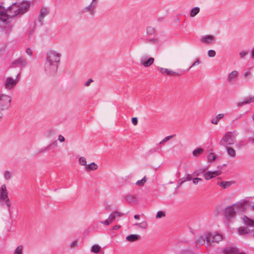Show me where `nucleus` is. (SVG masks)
<instances>
[{
    "label": "nucleus",
    "mask_w": 254,
    "mask_h": 254,
    "mask_svg": "<svg viewBox=\"0 0 254 254\" xmlns=\"http://www.w3.org/2000/svg\"><path fill=\"white\" fill-rule=\"evenodd\" d=\"M155 29L152 27H148L147 28V32L149 34H153L155 33Z\"/></svg>",
    "instance_id": "nucleus-39"
},
{
    "label": "nucleus",
    "mask_w": 254,
    "mask_h": 254,
    "mask_svg": "<svg viewBox=\"0 0 254 254\" xmlns=\"http://www.w3.org/2000/svg\"><path fill=\"white\" fill-rule=\"evenodd\" d=\"M252 208L254 209V205L252 206Z\"/></svg>",
    "instance_id": "nucleus-60"
},
{
    "label": "nucleus",
    "mask_w": 254,
    "mask_h": 254,
    "mask_svg": "<svg viewBox=\"0 0 254 254\" xmlns=\"http://www.w3.org/2000/svg\"><path fill=\"white\" fill-rule=\"evenodd\" d=\"M9 17L8 10L0 4V19L4 22L8 19Z\"/></svg>",
    "instance_id": "nucleus-10"
},
{
    "label": "nucleus",
    "mask_w": 254,
    "mask_h": 254,
    "mask_svg": "<svg viewBox=\"0 0 254 254\" xmlns=\"http://www.w3.org/2000/svg\"><path fill=\"white\" fill-rule=\"evenodd\" d=\"M121 215H122L121 213H120L117 211H113L112 213H111L110 214L109 218L113 222L115 220V219L116 218V217L117 216H121Z\"/></svg>",
    "instance_id": "nucleus-28"
},
{
    "label": "nucleus",
    "mask_w": 254,
    "mask_h": 254,
    "mask_svg": "<svg viewBox=\"0 0 254 254\" xmlns=\"http://www.w3.org/2000/svg\"><path fill=\"white\" fill-rule=\"evenodd\" d=\"M126 200L129 202H131L134 200L133 196L128 195L126 197Z\"/></svg>",
    "instance_id": "nucleus-46"
},
{
    "label": "nucleus",
    "mask_w": 254,
    "mask_h": 254,
    "mask_svg": "<svg viewBox=\"0 0 254 254\" xmlns=\"http://www.w3.org/2000/svg\"><path fill=\"white\" fill-rule=\"evenodd\" d=\"M27 64V62L25 59L22 58H20V59L15 61L12 63V67H15L17 66L22 67L26 65Z\"/></svg>",
    "instance_id": "nucleus-13"
},
{
    "label": "nucleus",
    "mask_w": 254,
    "mask_h": 254,
    "mask_svg": "<svg viewBox=\"0 0 254 254\" xmlns=\"http://www.w3.org/2000/svg\"><path fill=\"white\" fill-rule=\"evenodd\" d=\"M95 0H92V2H93V3H94V1Z\"/></svg>",
    "instance_id": "nucleus-61"
},
{
    "label": "nucleus",
    "mask_w": 254,
    "mask_h": 254,
    "mask_svg": "<svg viewBox=\"0 0 254 254\" xmlns=\"http://www.w3.org/2000/svg\"><path fill=\"white\" fill-rule=\"evenodd\" d=\"M238 233L241 235H246L250 232V229L245 227H241L238 229Z\"/></svg>",
    "instance_id": "nucleus-22"
},
{
    "label": "nucleus",
    "mask_w": 254,
    "mask_h": 254,
    "mask_svg": "<svg viewBox=\"0 0 254 254\" xmlns=\"http://www.w3.org/2000/svg\"><path fill=\"white\" fill-rule=\"evenodd\" d=\"M120 227H121V226L120 225H115V226H114L113 229L114 230H117L119 229Z\"/></svg>",
    "instance_id": "nucleus-52"
},
{
    "label": "nucleus",
    "mask_w": 254,
    "mask_h": 254,
    "mask_svg": "<svg viewBox=\"0 0 254 254\" xmlns=\"http://www.w3.org/2000/svg\"><path fill=\"white\" fill-rule=\"evenodd\" d=\"M185 179H186V181H190L193 180L191 175L190 174H188L187 175Z\"/></svg>",
    "instance_id": "nucleus-49"
},
{
    "label": "nucleus",
    "mask_w": 254,
    "mask_h": 254,
    "mask_svg": "<svg viewBox=\"0 0 254 254\" xmlns=\"http://www.w3.org/2000/svg\"><path fill=\"white\" fill-rule=\"evenodd\" d=\"M237 249L234 248H229L225 250L224 254H238Z\"/></svg>",
    "instance_id": "nucleus-25"
},
{
    "label": "nucleus",
    "mask_w": 254,
    "mask_h": 254,
    "mask_svg": "<svg viewBox=\"0 0 254 254\" xmlns=\"http://www.w3.org/2000/svg\"><path fill=\"white\" fill-rule=\"evenodd\" d=\"M4 201L8 207H9L11 204L8 197L6 187L5 185H2L0 188V201Z\"/></svg>",
    "instance_id": "nucleus-4"
},
{
    "label": "nucleus",
    "mask_w": 254,
    "mask_h": 254,
    "mask_svg": "<svg viewBox=\"0 0 254 254\" xmlns=\"http://www.w3.org/2000/svg\"><path fill=\"white\" fill-rule=\"evenodd\" d=\"M101 250V248L100 246H99V245H94L92 247H91V252L92 253H98L100 252Z\"/></svg>",
    "instance_id": "nucleus-33"
},
{
    "label": "nucleus",
    "mask_w": 254,
    "mask_h": 254,
    "mask_svg": "<svg viewBox=\"0 0 254 254\" xmlns=\"http://www.w3.org/2000/svg\"><path fill=\"white\" fill-rule=\"evenodd\" d=\"M29 7L27 2L15 3L8 7V12L10 17L15 16L18 14L25 13Z\"/></svg>",
    "instance_id": "nucleus-2"
},
{
    "label": "nucleus",
    "mask_w": 254,
    "mask_h": 254,
    "mask_svg": "<svg viewBox=\"0 0 254 254\" xmlns=\"http://www.w3.org/2000/svg\"><path fill=\"white\" fill-rule=\"evenodd\" d=\"M61 54L54 51L48 53L45 64V70L49 74H54L57 71Z\"/></svg>",
    "instance_id": "nucleus-1"
},
{
    "label": "nucleus",
    "mask_w": 254,
    "mask_h": 254,
    "mask_svg": "<svg viewBox=\"0 0 254 254\" xmlns=\"http://www.w3.org/2000/svg\"><path fill=\"white\" fill-rule=\"evenodd\" d=\"M217 155L213 152L209 151L207 156V161L209 163H212L217 159Z\"/></svg>",
    "instance_id": "nucleus-17"
},
{
    "label": "nucleus",
    "mask_w": 254,
    "mask_h": 254,
    "mask_svg": "<svg viewBox=\"0 0 254 254\" xmlns=\"http://www.w3.org/2000/svg\"><path fill=\"white\" fill-rule=\"evenodd\" d=\"M112 223V221L110 220V219L109 217L107 220L101 222L102 224L106 225H109Z\"/></svg>",
    "instance_id": "nucleus-42"
},
{
    "label": "nucleus",
    "mask_w": 254,
    "mask_h": 254,
    "mask_svg": "<svg viewBox=\"0 0 254 254\" xmlns=\"http://www.w3.org/2000/svg\"><path fill=\"white\" fill-rule=\"evenodd\" d=\"M252 67H250L248 70H247L246 71H245L244 74H243V76L245 77H249L251 75V70L252 69Z\"/></svg>",
    "instance_id": "nucleus-38"
},
{
    "label": "nucleus",
    "mask_w": 254,
    "mask_h": 254,
    "mask_svg": "<svg viewBox=\"0 0 254 254\" xmlns=\"http://www.w3.org/2000/svg\"><path fill=\"white\" fill-rule=\"evenodd\" d=\"M58 140L60 142H63L65 140V138L64 137V136L62 135H59L58 136Z\"/></svg>",
    "instance_id": "nucleus-48"
},
{
    "label": "nucleus",
    "mask_w": 254,
    "mask_h": 254,
    "mask_svg": "<svg viewBox=\"0 0 254 254\" xmlns=\"http://www.w3.org/2000/svg\"><path fill=\"white\" fill-rule=\"evenodd\" d=\"M4 176L6 180H8L11 177V173L8 171H5L4 173Z\"/></svg>",
    "instance_id": "nucleus-44"
},
{
    "label": "nucleus",
    "mask_w": 254,
    "mask_h": 254,
    "mask_svg": "<svg viewBox=\"0 0 254 254\" xmlns=\"http://www.w3.org/2000/svg\"><path fill=\"white\" fill-rule=\"evenodd\" d=\"M201 41L204 44L210 45L215 41V37L212 35H206L201 38Z\"/></svg>",
    "instance_id": "nucleus-11"
},
{
    "label": "nucleus",
    "mask_w": 254,
    "mask_h": 254,
    "mask_svg": "<svg viewBox=\"0 0 254 254\" xmlns=\"http://www.w3.org/2000/svg\"><path fill=\"white\" fill-rule=\"evenodd\" d=\"M98 165L94 162H92L89 164H87L86 168H84L86 172H90L91 171H95L98 169Z\"/></svg>",
    "instance_id": "nucleus-16"
},
{
    "label": "nucleus",
    "mask_w": 254,
    "mask_h": 254,
    "mask_svg": "<svg viewBox=\"0 0 254 254\" xmlns=\"http://www.w3.org/2000/svg\"><path fill=\"white\" fill-rule=\"evenodd\" d=\"M199 62L198 60L196 61V62H195L192 64V65L190 66V68L192 67V66H194V65H196V64H199Z\"/></svg>",
    "instance_id": "nucleus-53"
},
{
    "label": "nucleus",
    "mask_w": 254,
    "mask_h": 254,
    "mask_svg": "<svg viewBox=\"0 0 254 254\" xmlns=\"http://www.w3.org/2000/svg\"><path fill=\"white\" fill-rule=\"evenodd\" d=\"M134 218L135 219H137V220H138V219H139L140 217H139V216L138 215H135L134 216Z\"/></svg>",
    "instance_id": "nucleus-54"
},
{
    "label": "nucleus",
    "mask_w": 254,
    "mask_h": 254,
    "mask_svg": "<svg viewBox=\"0 0 254 254\" xmlns=\"http://www.w3.org/2000/svg\"><path fill=\"white\" fill-rule=\"evenodd\" d=\"M158 68L160 72L162 74H164V75H175V74H177L176 72H175L171 69H169L161 67H158Z\"/></svg>",
    "instance_id": "nucleus-15"
},
{
    "label": "nucleus",
    "mask_w": 254,
    "mask_h": 254,
    "mask_svg": "<svg viewBox=\"0 0 254 254\" xmlns=\"http://www.w3.org/2000/svg\"><path fill=\"white\" fill-rule=\"evenodd\" d=\"M202 181L201 178H194L192 180L193 184L194 185H197L199 182H201Z\"/></svg>",
    "instance_id": "nucleus-41"
},
{
    "label": "nucleus",
    "mask_w": 254,
    "mask_h": 254,
    "mask_svg": "<svg viewBox=\"0 0 254 254\" xmlns=\"http://www.w3.org/2000/svg\"><path fill=\"white\" fill-rule=\"evenodd\" d=\"M20 73H18L15 79H13L11 77H7L6 79L4 87L7 89H11L14 87L19 81Z\"/></svg>",
    "instance_id": "nucleus-6"
},
{
    "label": "nucleus",
    "mask_w": 254,
    "mask_h": 254,
    "mask_svg": "<svg viewBox=\"0 0 254 254\" xmlns=\"http://www.w3.org/2000/svg\"><path fill=\"white\" fill-rule=\"evenodd\" d=\"M215 243H218L223 240V236L220 234L216 233L214 234Z\"/></svg>",
    "instance_id": "nucleus-32"
},
{
    "label": "nucleus",
    "mask_w": 254,
    "mask_h": 254,
    "mask_svg": "<svg viewBox=\"0 0 254 254\" xmlns=\"http://www.w3.org/2000/svg\"><path fill=\"white\" fill-rule=\"evenodd\" d=\"M12 254H23V246L22 245L17 246L13 251Z\"/></svg>",
    "instance_id": "nucleus-24"
},
{
    "label": "nucleus",
    "mask_w": 254,
    "mask_h": 254,
    "mask_svg": "<svg viewBox=\"0 0 254 254\" xmlns=\"http://www.w3.org/2000/svg\"><path fill=\"white\" fill-rule=\"evenodd\" d=\"M154 62V59L153 58H148L146 55L141 56L140 59V64L145 67L150 66Z\"/></svg>",
    "instance_id": "nucleus-8"
},
{
    "label": "nucleus",
    "mask_w": 254,
    "mask_h": 254,
    "mask_svg": "<svg viewBox=\"0 0 254 254\" xmlns=\"http://www.w3.org/2000/svg\"><path fill=\"white\" fill-rule=\"evenodd\" d=\"M131 122L134 126H136L138 123V120L136 117H133L131 119Z\"/></svg>",
    "instance_id": "nucleus-47"
},
{
    "label": "nucleus",
    "mask_w": 254,
    "mask_h": 254,
    "mask_svg": "<svg viewBox=\"0 0 254 254\" xmlns=\"http://www.w3.org/2000/svg\"><path fill=\"white\" fill-rule=\"evenodd\" d=\"M106 209H111V206H106Z\"/></svg>",
    "instance_id": "nucleus-58"
},
{
    "label": "nucleus",
    "mask_w": 254,
    "mask_h": 254,
    "mask_svg": "<svg viewBox=\"0 0 254 254\" xmlns=\"http://www.w3.org/2000/svg\"><path fill=\"white\" fill-rule=\"evenodd\" d=\"M147 181V178L146 176H144L141 180H138L136 183L135 185L137 186H143Z\"/></svg>",
    "instance_id": "nucleus-30"
},
{
    "label": "nucleus",
    "mask_w": 254,
    "mask_h": 254,
    "mask_svg": "<svg viewBox=\"0 0 254 254\" xmlns=\"http://www.w3.org/2000/svg\"><path fill=\"white\" fill-rule=\"evenodd\" d=\"M221 174V172L220 171H209L204 173L203 176L206 180H209L220 175Z\"/></svg>",
    "instance_id": "nucleus-9"
},
{
    "label": "nucleus",
    "mask_w": 254,
    "mask_h": 254,
    "mask_svg": "<svg viewBox=\"0 0 254 254\" xmlns=\"http://www.w3.org/2000/svg\"><path fill=\"white\" fill-rule=\"evenodd\" d=\"M3 116V114L1 111H0V120L1 119Z\"/></svg>",
    "instance_id": "nucleus-56"
},
{
    "label": "nucleus",
    "mask_w": 254,
    "mask_h": 254,
    "mask_svg": "<svg viewBox=\"0 0 254 254\" xmlns=\"http://www.w3.org/2000/svg\"><path fill=\"white\" fill-rule=\"evenodd\" d=\"M26 53H27L28 55H29V56H31L32 55V50H31V49H27L26 50Z\"/></svg>",
    "instance_id": "nucleus-51"
},
{
    "label": "nucleus",
    "mask_w": 254,
    "mask_h": 254,
    "mask_svg": "<svg viewBox=\"0 0 254 254\" xmlns=\"http://www.w3.org/2000/svg\"><path fill=\"white\" fill-rule=\"evenodd\" d=\"M208 56L209 57L212 58L215 56L216 52L214 50H210L207 52Z\"/></svg>",
    "instance_id": "nucleus-40"
},
{
    "label": "nucleus",
    "mask_w": 254,
    "mask_h": 254,
    "mask_svg": "<svg viewBox=\"0 0 254 254\" xmlns=\"http://www.w3.org/2000/svg\"><path fill=\"white\" fill-rule=\"evenodd\" d=\"M242 101H239L238 102V105L240 106L246 104H249L254 101V96L253 97H248L245 99H243Z\"/></svg>",
    "instance_id": "nucleus-18"
},
{
    "label": "nucleus",
    "mask_w": 254,
    "mask_h": 254,
    "mask_svg": "<svg viewBox=\"0 0 254 254\" xmlns=\"http://www.w3.org/2000/svg\"><path fill=\"white\" fill-rule=\"evenodd\" d=\"M171 138H172V136H168L165 138V140H168L170 139Z\"/></svg>",
    "instance_id": "nucleus-55"
},
{
    "label": "nucleus",
    "mask_w": 254,
    "mask_h": 254,
    "mask_svg": "<svg viewBox=\"0 0 254 254\" xmlns=\"http://www.w3.org/2000/svg\"><path fill=\"white\" fill-rule=\"evenodd\" d=\"M166 216V213L163 211H159L157 212L156 215V219H160L163 217H164Z\"/></svg>",
    "instance_id": "nucleus-35"
},
{
    "label": "nucleus",
    "mask_w": 254,
    "mask_h": 254,
    "mask_svg": "<svg viewBox=\"0 0 254 254\" xmlns=\"http://www.w3.org/2000/svg\"><path fill=\"white\" fill-rule=\"evenodd\" d=\"M10 96H0V109L3 111L8 109L11 102Z\"/></svg>",
    "instance_id": "nucleus-7"
},
{
    "label": "nucleus",
    "mask_w": 254,
    "mask_h": 254,
    "mask_svg": "<svg viewBox=\"0 0 254 254\" xmlns=\"http://www.w3.org/2000/svg\"><path fill=\"white\" fill-rule=\"evenodd\" d=\"M223 114H220L211 120V123L214 125H217L219 121L224 117Z\"/></svg>",
    "instance_id": "nucleus-23"
},
{
    "label": "nucleus",
    "mask_w": 254,
    "mask_h": 254,
    "mask_svg": "<svg viewBox=\"0 0 254 254\" xmlns=\"http://www.w3.org/2000/svg\"><path fill=\"white\" fill-rule=\"evenodd\" d=\"M248 54V51H242L239 55H240V56L241 58H244L246 55H247Z\"/></svg>",
    "instance_id": "nucleus-43"
},
{
    "label": "nucleus",
    "mask_w": 254,
    "mask_h": 254,
    "mask_svg": "<svg viewBox=\"0 0 254 254\" xmlns=\"http://www.w3.org/2000/svg\"><path fill=\"white\" fill-rule=\"evenodd\" d=\"M225 149L227 154L230 157L234 158L236 157V151L232 146L226 147Z\"/></svg>",
    "instance_id": "nucleus-14"
},
{
    "label": "nucleus",
    "mask_w": 254,
    "mask_h": 254,
    "mask_svg": "<svg viewBox=\"0 0 254 254\" xmlns=\"http://www.w3.org/2000/svg\"><path fill=\"white\" fill-rule=\"evenodd\" d=\"M135 225L137 226L139 228L146 229L147 227V223L146 222L143 221L140 223L135 224Z\"/></svg>",
    "instance_id": "nucleus-36"
},
{
    "label": "nucleus",
    "mask_w": 254,
    "mask_h": 254,
    "mask_svg": "<svg viewBox=\"0 0 254 254\" xmlns=\"http://www.w3.org/2000/svg\"><path fill=\"white\" fill-rule=\"evenodd\" d=\"M231 185V182H222L218 183V185L219 187L222 188L223 189H226L228 187H229Z\"/></svg>",
    "instance_id": "nucleus-34"
},
{
    "label": "nucleus",
    "mask_w": 254,
    "mask_h": 254,
    "mask_svg": "<svg viewBox=\"0 0 254 254\" xmlns=\"http://www.w3.org/2000/svg\"><path fill=\"white\" fill-rule=\"evenodd\" d=\"M236 142L235 135L231 132L226 133L220 140L219 144L226 147L232 146Z\"/></svg>",
    "instance_id": "nucleus-3"
},
{
    "label": "nucleus",
    "mask_w": 254,
    "mask_h": 254,
    "mask_svg": "<svg viewBox=\"0 0 254 254\" xmlns=\"http://www.w3.org/2000/svg\"><path fill=\"white\" fill-rule=\"evenodd\" d=\"M200 11V8L198 7H195L192 8L190 11V16L193 17L196 16Z\"/></svg>",
    "instance_id": "nucleus-26"
},
{
    "label": "nucleus",
    "mask_w": 254,
    "mask_h": 254,
    "mask_svg": "<svg viewBox=\"0 0 254 254\" xmlns=\"http://www.w3.org/2000/svg\"><path fill=\"white\" fill-rule=\"evenodd\" d=\"M240 210V207L238 205H234L228 207L226 208V212L227 215H230L237 213Z\"/></svg>",
    "instance_id": "nucleus-12"
},
{
    "label": "nucleus",
    "mask_w": 254,
    "mask_h": 254,
    "mask_svg": "<svg viewBox=\"0 0 254 254\" xmlns=\"http://www.w3.org/2000/svg\"><path fill=\"white\" fill-rule=\"evenodd\" d=\"M140 238L138 235L131 234L126 237V239L128 242H133L137 241Z\"/></svg>",
    "instance_id": "nucleus-20"
},
{
    "label": "nucleus",
    "mask_w": 254,
    "mask_h": 254,
    "mask_svg": "<svg viewBox=\"0 0 254 254\" xmlns=\"http://www.w3.org/2000/svg\"><path fill=\"white\" fill-rule=\"evenodd\" d=\"M203 152V149L200 148H197L192 152L194 156L198 157Z\"/></svg>",
    "instance_id": "nucleus-31"
},
{
    "label": "nucleus",
    "mask_w": 254,
    "mask_h": 254,
    "mask_svg": "<svg viewBox=\"0 0 254 254\" xmlns=\"http://www.w3.org/2000/svg\"><path fill=\"white\" fill-rule=\"evenodd\" d=\"M95 5H96V3H93V2H92L89 6L85 7L83 9V12L89 11L90 12V13L93 14L94 13V9L95 8Z\"/></svg>",
    "instance_id": "nucleus-19"
},
{
    "label": "nucleus",
    "mask_w": 254,
    "mask_h": 254,
    "mask_svg": "<svg viewBox=\"0 0 254 254\" xmlns=\"http://www.w3.org/2000/svg\"><path fill=\"white\" fill-rule=\"evenodd\" d=\"M252 119L254 121V114L252 116Z\"/></svg>",
    "instance_id": "nucleus-59"
},
{
    "label": "nucleus",
    "mask_w": 254,
    "mask_h": 254,
    "mask_svg": "<svg viewBox=\"0 0 254 254\" xmlns=\"http://www.w3.org/2000/svg\"><path fill=\"white\" fill-rule=\"evenodd\" d=\"M252 57L254 58V50H253L252 52Z\"/></svg>",
    "instance_id": "nucleus-57"
},
{
    "label": "nucleus",
    "mask_w": 254,
    "mask_h": 254,
    "mask_svg": "<svg viewBox=\"0 0 254 254\" xmlns=\"http://www.w3.org/2000/svg\"><path fill=\"white\" fill-rule=\"evenodd\" d=\"M214 235L210 233H206L203 237L198 238L197 241L198 243L203 244L205 243V241L207 242V244L210 246L212 243H215Z\"/></svg>",
    "instance_id": "nucleus-5"
},
{
    "label": "nucleus",
    "mask_w": 254,
    "mask_h": 254,
    "mask_svg": "<svg viewBox=\"0 0 254 254\" xmlns=\"http://www.w3.org/2000/svg\"><path fill=\"white\" fill-rule=\"evenodd\" d=\"M78 163L81 166H84V168H86L87 164V159L85 157H80L78 159Z\"/></svg>",
    "instance_id": "nucleus-27"
},
{
    "label": "nucleus",
    "mask_w": 254,
    "mask_h": 254,
    "mask_svg": "<svg viewBox=\"0 0 254 254\" xmlns=\"http://www.w3.org/2000/svg\"><path fill=\"white\" fill-rule=\"evenodd\" d=\"M49 13L48 10L46 8H43L41 9L40 13V20L42 21V19L48 15Z\"/></svg>",
    "instance_id": "nucleus-29"
},
{
    "label": "nucleus",
    "mask_w": 254,
    "mask_h": 254,
    "mask_svg": "<svg viewBox=\"0 0 254 254\" xmlns=\"http://www.w3.org/2000/svg\"><path fill=\"white\" fill-rule=\"evenodd\" d=\"M93 82V80L92 79H88L84 83V85L85 86H89L90 85L91 83Z\"/></svg>",
    "instance_id": "nucleus-45"
},
{
    "label": "nucleus",
    "mask_w": 254,
    "mask_h": 254,
    "mask_svg": "<svg viewBox=\"0 0 254 254\" xmlns=\"http://www.w3.org/2000/svg\"><path fill=\"white\" fill-rule=\"evenodd\" d=\"M55 134V131L53 129H50L48 131V132L46 133V136L48 137H53Z\"/></svg>",
    "instance_id": "nucleus-37"
},
{
    "label": "nucleus",
    "mask_w": 254,
    "mask_h": 254,
    "mask_svg": "<svg viewBox=\"0 0 254 254\" xmlns=\"http://www.w3.org/2000/svg\"><path fill=\"white\" fill-rule=\"evenodd\" d=\"M238 75V71L236 70H234L232 71L231 73H230L228 74V77H227V81L229 83L233 81V80L234 79V78L237 76Z\"/></svg>",
    "instance_id": "nucleus-21"
},
{
    "label": "nucleus",
    "mask_w": 254,
    "mask_h": 254,
    "mask_svg": "<svg viewBox=\"0 0 254 254\" xmlns=\"http://www.w3.org/2000/svg\"><path fill=\"white\" fill-rule=\"evenodd\" d=\"M77 245V241H74L73 242H72L71 244H70V247L71 248H73L74 247H75V246H76Z\"/></svg>",
    "instance_id": "nucleus-50"
}]
</instances>
